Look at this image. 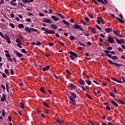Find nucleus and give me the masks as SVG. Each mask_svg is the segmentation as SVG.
<instances>
[{
	"instance_id": "nucleus-59",
	"label": "nucleus",
	"mask_w": 125,
	"mask_h": 125,
	"mask_svg": "<svg viewBox=\"0 0 125 125\" xmlns=\"http://www.w3.org/2000/svg\"><path fill=\"white\" fill-rule=\"evenodd\" d=\"M0 36L2 38L4 39L5 37H4L3 34H2L1 32H0Z\"/></svg>"
},
{
	"instance_id": "nucleus-15",
	"label": "nucleus",
	"mask_w": 125,
	"mask_h": 125,
	"mask_svg": "<svg viewBox=\"0 0 125 125\" xmlns=\"http://www.w3.org/2000/svg\"><path fill=\"white\" fill-rule=\"evenodd\" d=\"M104 53H105L106 54L110 53V54H111L112 55L116 54L115 52L114 51H112L111 52V51H110L109 50H104Z\"/></svg>"
},
{
	"instance_id": "nucleus-58",
	"label": "nucleus",
	"mask_w": 125,
	"mask_h": 125,
	"mask_svg": "<svg viewBox=\"0 0 125 125\" xmlns=\"http://www.w3.org/2000/svg\"><path fill=\"white\" fill-rule=\"evenodd\" d=\"M122 79L123 83H125V78L124 77L122 76Z\"/></svg>"
},
{
	"instance_id": "nucleus-40",
	"label": "nucleus",
	"mask_w": 125,
	"mask_h": 125,
	"mask_svg": "<svg viewBox=\"0 0 125 125\" xmlns=\"http://www.w3.org/2000/svg\"><path fill=\"white\" fill-rule=\"evenodd\" d=\"M91 31H92V33H94V34H96V31L95 29L91 28Z\"/></svg>"
},
{
	"instance_id": "nucleus-45",
	"label": "nucleus",
	"mask_w": 125,
	"mask_h": 125,
	"mask_svg": "<svg viewBox=\"0 0 125 125\" xmlns=\"http://www.w3.org/2000/svg\"><path fill=\"white\" fill-rule=\"evenodd\" d=\"M32 31L37 32V29H34V28H31V32Z\"/></svg>"
},
{
	"instance_id": "nucleus-25",
	"label": "nucleus",
	"mask_w": 125,
	"mask_h": 125,
	"mask_svg": "<svg viewBox=\"0 0 125 125\" xmlns=\"http://www.w3.org/2000/svg\"><path fill=\"white\" fill-rule=\"evenodd\" d=\"M79 83L82 85L85 84V82L82 79L79 80Z\"/></svg>"
},
{
	"instance_id": "nucleus-57",
	"label": "nucleus",
	"mask_w": 125,
	"mask_h": 125,
	"mask_svg": "<svg viewBox=\"0 0 125 125\" xmlns=\"http://www.w3.org/2000/svg\"><path fill=\"white\" fill-rule=\"evenodd\" d=\"M79 43L80 44V45H82V46H83L85 47V45L83 43H82V42H79Z\"/></svg>"
},
{
	"instance_id": "nucleus-35",
	"label": "nucleus",
	"mask_w": 125,
	"mask_h": 125,
	"mask_svg": "<svg viewBox=\"0 0 125 125\" xmlns=\"http://www.w3.org/2000/svg\"><path fill=\"white\" fill-rule=\"evenodd\" d=\"M56 14H57V15L59 16L62 19H65V18L64 16H63L61 14H60L59 13H57Z\"/></svg>"
},
{
	"instance_id": "nucleus-14",
	"label": "nucleus",
	"mask_w": 125,
	"mask_h": 125,
	"mask_svg": "<svg viewBox=\"0 0 125 125\" xmlns=\"http://www.w3.org/2000/svg\"><path fill=\"white\" fill-rule=\"evenodd\" d=\"M70 101L72 102V104L74 105L75 106H77L76 101L75 99L71 98Z\"/></svg>"
},
{
	"instance_id": "nucleus-46",
	"label": "nucleus",
	"mask_w": 125,
	"mask_h": 125,
	"mask_svg": "<svg viewBox=\"0 0 125 125\" xmlns=\"http://www.w3.org/2000/svg\"><path fill=\"white\" fill-rule=\"evenodd\" d=\"M25 21L26 22H30L31 21V20L30 19H29V18H27L26 19Z\"/></svg>"
},
{
	"instance_id": "nucleus-19",
	"label": "nucleus",
	"mask_w": 125,
	"mask_h": 125,
	"mask_svg": "<svg viewBox=\"0 0 125 125\" xmlns=\"http://www.w3.org/2000/svg\"><path fill=\"white\" fill-rule=\"evenodd\" d=\"M115 19L118 21L120 22L121 23H125V21L123 20L122 19H120L118 17H115Z\"/></svg>"
},
{
	"instance_id": "nucleus-64",
	"label": "nucleus",
	"mask_w": 125,
	"mask_h": 125,
	"mask_svg": "<svg viewBox=\"0 0 125 125\" xmlns=\"http://www.w3.org/2000/svg\"><path fill=\"white\" fill-rule=\"evenodd\" d=\"M66 71L67 72V73L68 74H69V75H71V72L68 70V69H66Z\"/></svg>"
},
{
	"instance_id": "nucleus-8",
	"label": "nucleus",
	"mask_w": 125,
	"mask_h": 125,
	"mask_svg": "<svg viewBox=\"0 0 125 125\" xmlns=\"http://www.w3.org/2000/svg\"><path fill=\"white\" fill-rule=\"evenodd\" d=\"M68 85H69L68 86L70 87L71 89H77L78 88L77 86L73 84V83H69Z\"/></svg>"
},
{
	"instance_id": "nucleus-4",
	"label": "nucleus",
	"mask_w": 125,
	"mask_h": 125,
	"mask_svg": "<svg viewBox=\"0 0 125 125\" xmlns=\"http://www.w3.org/2000/svg\"><path fill=\"white\" fill-rule=\"evenodd\" d=\"M14 52L16 53L17 54V56L18 57V58H21V60H22L23 59H24V58H23V54H21V53H20L18 51H16V50H14Z\"/></svg>"
},
{
	"instance_id": "nucleus-41",
	"label": "nucleus",
	"mask_w": 125,
	"mask_h": 125,
	"mask_svg": "<svg viewBox=\"0 0 125 125\" xmlns=\"http://www.w3.org/2000/svg\"><path fill=\"white\" fill-rule=\"evenodd\" d=\"M70 39L71 41H73L75 40V38L73 36H70Z\"/></svg>"
},
{
	"instance_id": "nucleus-26",
	"label": "nucleus",
	"mask_w": 125,
	"mask_h": 125,
	"mask_svg": "<svg viewBox=\"0 0 125 125\" xmlns=\"http://www.w3.org/2000/svg\"><path fill=\"white\" fill-rule=\"evenodd\" d=\"M105 32H107V33H110L111 31H112V29L110 28H107L105 29Z\"/></svg>"
},
{
	"instance_id": "nucleus-11",
	"label": "nucleus",
	"mask_w": 125,
	"mask_h": 125,
	"mask_svg": "<svg viewBox=\"0 0 125 125\" xmlns=\"http://www.w3.org/2000/svg\"><path fill=\"white\" fill-rule=\"evenodd\" d=\"M6 57H7V59L8 60H9V61L13 62V59L12 58H11V56L10 54H5Z\"/></svg>"
},
{
	"instance_id": "nucleus-24",
	"label": "nucleus",
	"mask_w": 125,
	"mask_h": 125,
	"mask_svg": "<svg viewBox=\"0 0 125 125\" xmlns=\"http://www.w3.org/2000/svg\"><path fill=\"white\" fill-rule=\"evenodd\" d=\"M111 80L118 83H122V81H119L117 79H116L115 78H111Z\"/></svg>"
},
{
	"instance_id": "nucleus-39",
	"label": "nucleus",
	"mask_w": 125,
	"mask_h": 125,
	"mask_svg": "<svg viewBox=\"0 0 125 125\" xmlns=\"http://www.w3.org/2000/svg\"><path fill=\"white\" fill-rule=\"evenodd\" d=\"M97 1H98V2H102V3H103V4H104V5H105V3L103 1V0H97Z\"/></svg>"
},
{
	"instance_id": "nucleus-63",
	"label": "nucleus",
	"mask_w": 125,
	"mask_h": 125,
	"mask_svg": "<svg viewBox=\"0 0 125 125\" xmlns=\"http://www.w3.org/2000/svg\"><path fill=\"white\" fill-rule=\"evenodd\" d=\"M11 74L12 75L14 74V72L13 70L12 69H11Z\"/></svg>"
},
{
	"instance_id": "nucleus-60",
	"label": "nucleus",
	"mask_w": 125,
	"mask_h": 125,
	"mask_svg": "<svg viewBox=\"0 0 125 125\" xmlns=\"http://www.w3.org/2000/svg\"><path fill=\"white\" fill-rule=\"evenodd\" d=\"M49 110H48V109H47L46 108H45V113H46V114H49V111H48Z\"/></svg>"
},
{
	"instance_id": "nucleus-16",
	"label": "nucleus",
	"mask_w": 125,
	"mask_h": 125,
	"mask_svg": "<svg viewBox=\"0 0 125 125\" xmlns=\"http://www.w3.org/2000/svg\"><path fill=\"white\" fill-rule=\"evenodd\" d=\"M110 101L111 102V104H112V105H114V106H115V107H119V105L117 103H116L114 101L111 100H110Z\"/></svg>"
},
{
	"instance_id": "nucleus-13",
	"label": "nucleus",
	"mask_w": 125,
	"mask_h": 125,
	"mask_svg": "<svg viewBox=\"0 0 125 125\" xmlns=\"http://www.w3.org/2000/svg\"><path fill=\"white\" fill-rule=\"evenodd\" d=\"M69 53L75 58L78 57L77 54L73 51H69Z\"/></svg>"
},
{
	"instance_id": "nucleus-53",
	"label": "nucleus",
	"mask_w": 125,
	"mask_h": 125,
	"mask_svg": "<svg viewBox=\"0 0 125 125\" xmlns=\"http://www.w3.org/2000/svg\"><path fill=\"white\" fill-rule=\"evenodd\" d=\"M92 45V43L90 42H87V45L90 46Z\"/></svg>"
},
{
	"instance_id": "nucleus-2",
	"label": "nucleus",
	"mask_w": 125,
	"mask_h": 125,
	"mask_svg": "<svg viewBox=\"0 0 125 125\" xmlns=\"http://www.w3.org/2000/svg\"><path fill=\"white\" fill-rule=\"evenodd\" d=\"M107 62H108V63H109L112 65H114L117 67H121L122 66H124L123 64H122L121 63H116L115 62L112 61L111 60H107Z\"/></svg>"
},
{
	"instance_id": "nucleus-49",
	"label": "nucleus",
	"mask_w": 125,
	"mask_h": 125,
	"mask_svg": "<svg viewBox=\"0 0 125 125\" xmlns=\"http://www.w3.org/2000/svg\"><path fill=\"white\" fill-rule=\"evenodd\" d=\"M69 57L72 60H75V58L72 55H70Z\"/></svg>"
},
{
	"instance_id": "nucleus-18",
	"label": "nucleus",
	"mask_w": 125,
	"mask_h": 125,
	"mask_svg": "<svg viewBox=\"0 0 125 125\" xmlns=\"http://www.w3.org/2000/svg\"><path fill=\"white\" fill-rule=\"evenodd\" d=\"M50 65H47L46 67H44L42 68L43 71L45 72L47 70H49L50 69Z\"/></svg>"
},
{
	"instance_id": "nucleus-30",
	"label": "nucleus",
	"mask_w": 125,
	"mask_h": 125,
	"mask_svg": "<svg viewBox=\"0 0 125 125\" xmlns=\"http://www.w3.org/2000/svg\"><path fill=\"white\" fill-rule=\"evenodd\" d=\"M62 22H63V23L66 24V25H68V26H69V25H70V23L68 22V21H66L64 20H63L62 21Z\"/></svg>"
},
{
	"instance_id": "nucleus-43",
	"label": "nucleus",
	"mask_w": 125,
	"mask_h": 125,
	"mask_svg": "<svg viewBox=\"0 0 125 125\" xmlns=\"http://www.w3.org/2000/svg\"><path fill=\"white\" fill-rule=\"evenodd\" d=\"M19 26L20 28H24V25L22 24H19Z\"/></svg>"
},
{
	"instance_id": "nucleus-20",
	"label": "nucleus",
	"mask_w": 125,
	"mask_h": 125,
	"mask_svg": "<svg viewBox=\"0 0 125 125\" xmlns=\"http://www.w3.org/2000/svg\"><path fill=\"white\" fill-rule=\"evenodd\" d=\"M51 18L53 20H54V21H59V19L58 17H57L56 16H51Z\"/></svg>"
},
{
	"instance_id": "nucleus-9",
	"label": "nucleus",
	"mask_w": 125,
	"mask_h": 125,
	"mask_svg": "<svg viewBox=\"0 0 125 125\" xmlns=\"http://www.w3.org/2000/svg\"><path fill=\"white\" fill-rule=\"evenodd\" d=\"M70 95L71 96L69 97V99H71V98H73V99H76L77 96L73 92H71L70 93Z\"/></svg>"
},
{
	"instance_id": "nucleus-29",
	"label": "nucleus",
	"mask_w": 125,
	"mask_h": 125,
	"mask_svg": "<svg viewBox=\"0 0 125 125\" xmlns=\"http://www.w3.org/2000/svg\"><path fill=\"white\" fill-rule=\"evenodd\" d=\"M42 104L45 107H47V108H50L49 105L45 102H42Z\"/></svg>"
},
{
	"instance_id": "nucleus-23",
	"label": "nucleus",
	"mask_w": 125,
	"mask_h": 125,
	"mask_svg": "<svg viewBox=\"0 0 125 125\" xmlns=\"http://www.w3.org/2000/svg\"><path fill=\"white\" fill-rule=\"evenodd\" d=\"M56 122L59 124H61L63 122V121L60 118H58V119H56Z\"/></svg>"
},
{
	"instance_id": "nucleus-33",
	"label": "nucleus",
	"mask_w": 125,
	"mask_h": 125,
	"mask_svg": "<svg viewBox=\"0 0 125 125\" xmlns=\"http://www.w3.org/2000/svg\"><path fill=\"white\" fill-rule=\"evenodd\" d=\"M16 42L17 43H18V44L20 43V44H21V45L22 44V42H21V41L18 38L16 39Z\"/></svg>"
},
{
	"instance_id": "nucleus-34",
	"label": "nucleus",
	"mask_w": 125,
	"mask_h": 125,
	"mask_svg": "<svg viewBox=\"0 0 125 125\" xmlns=\"http://www.w3.org/2000/svg\"><path fill=\"white\" fill-rule=\"evenodd\" d=\"M113 33L115 35L117 36H118V35H119L120 34V32H119V31L116 32V31H113Z\"/></svg>"
},
{
	"instance_id": "nucleus-31",
	"label": "nucleus",
	"mask_w": 125,
	"mask_h": 125,
	"mask_svg": "<svg viewBox=\"0 0 125 125\" xmlns=\"http://www.w3.org/2000/svg\"><path fill=\"white\" fill-rule=\"evenodd\" d=\"M51 27L52 28L54 29H58V27H57V26H56V25L55 24H52V25L51 26Z\"/></svg>"
},
{
	"instance_id": "nucleus-42",
	"label": "nucleus",
	"mask_w": 125,
	"mask_h": 125,
	"mask_svg": "<svg viewBox=\"0 0 125 125\" xmlns=\"http://www.w3.org/2000/svg\"><path fill=\"white\" fill-rule=\"evenodd\" d=\"M113 117L112 116H107V121H111Z\"/></svg>"
},
{
	"instance_id": "nucleus-62",
	"label": "nucleus",
	"mask_w": 125,
	"mask_h": 125,
	"mask_svg": "<svg viewBox=\"0 0 125 125\" xmlns=\"http://www.w3.org/2000/svg\"><path fill=\"white\" fill-rule=\"evenodd\" d=\"M85 21H86V22H88L89 21V19L88 18L86 17L85 18Z\"/></svg>"
},
{
	"instance_id": "nucleus-5",
	"label": "nucleus",
	"mask_w": 125,
	"mask_h": 125,
	"mask_svg": "<svg viewBox=\"0 0 125 125\" xmlns=\"http://www.w3.org/2000/svg\"><path fill=\"white\" fill-rule=\"evenodd\" d=\"M107 41H108L110 43H115L114 38L112 36H108V37H107Z\"/></svg>"
},
{
	"instance_id": "nucleus-21",
	"label": "nucleus",
	"mask_w": 125,
	"mask_h": 125,
	"mask_svg": "<svg viewBox=\"0 0 125 125\" xmlns=\"http://www.w3.org/2000/svg\"><path fill=\"white\" fill-rule=\"evenodd\" d=\"M24 3L33 2L34 0H22Z\"/></svg>"
},
{
	"instance_id": "nucleus-52",
	"label": "nucleus",
	"mask_w": 125,
	"mask_h": 125,
	"mask_svg": "<svg viewBox=\"0 0 125 125\" xmlns=\"http://www.w3.org/2000/svg\"><path fill=\"white\" fill-rule=\"evenodd\" d=\"M10 26L12 27L13 28H14L15 27V25L13 23H10Z\"/></svg>"
},
{
	"instance_id": "nucleus-6",
	"label": "nucleus",
	"mask_w": 125,
	"mask_h": 125,
	"mask_svg": "<svg viewBox=\"0 0 125 125\" xmlns=\"http://www.w3.org/2000/svg\"><path fill=\"white\" fill-rule=\"evenodd\" d=\"M105 56L109 57V58H111L113 60H116L118 59V57L116 56H113L112 57V55L110 54H105Z\"/></svg>"
},
{
	"instance_id": "nucleus-48",
	"label": "nucleus",
	"mask_w": 125,
	"mask_h": 125,
	"mask_svg": "<svg viewBox=\"0 0 125 125\" xmlns=\"http://www.w3.org/2000/svg\"><path fill=\"white\" fill-rule=\"evenodd\" d=\"M86 96H87V97H88V98L89 99H91V100H92V98H91V97L89 95H88L87 94H86Z\"/></svg>"
},
{
	"instance_id": "nucleus-7",
	"label": "nucleus",
	"mask_w": 125,
	"mask_h": 125,
	"mask_svg": "<svg viewBox=\"0 0 125 125\" xmlns=\"http://www.w3.org/2000/svg\"><path fill=\"white\" fill-rule=\"evenodd\" d=\"M116 42H117V43L118 44L125 43V41L124 39H121L120 40H119L118 39H116Z\"/></svg>"
},
{
	"instance_id": "nucleus-27",
	"label": "nucleus",
	"mask_w": 125,
	"mask_h": 125,
	"mask_svg": "<svg viewBox=\"0 0 125 125\" xmlns=\"http://www.w3.org/2000/svg\"><path fill=\"white\" fill-rule=\"evenodd\" d=\"M40 90H41V92H42V93H44V94H46V93L44 90V87H42L40 89Z\"/></svg>"
},
{
	"instance_id": "nucleus-17",
	"label": "nucleus",
	"mask_w": 125,
	"mask_h": 125,
	"mask_svg": "<svg viewBox=\"0 0 125 125\" xmlns=\"http://www.w3.org/2000/svg\"><path fill=\"white\" fill-rule=\"evenodd\" d=\"M24 30L28 33H31V28H30L28 27H27V26L25 27Z\"/></svg>"
},
{
	"instance_id": "nucleus-12",
	"label": "nucleus",
	"mask_w": 125,
	"mask_h": 125,
	"mask_svg": "<svg viewBox=\"0 0 125 125\" xmlns=\"http://www.w3.org/2000/svg\"><path fill=\"white\" fill-rule=\"evenodd\" d=\"M42 21L44 22L48 23L49 24H51L52 23V22L49 19H46V18L44 19V20H43Z\"/></svg>"
},
{
	"instance_id": "nucleus-47",
	"label": "nucleus",
	"mask_w": 125,
	"mask_h": 125,
	"mask_svg": "<svg viewBox=\"0 0 125 125\" xmlns=\"http://www.w3.org/2000/svg\"><path fill=\"white\" fill-rule=\"evenodd\" d=\"M18 5H19V6H21V7H25V6L24 5V4H23L22 3H21L20 2H19L18 3Z\"/></svg>"
},
{
	"instance_id": "nucleus-1",
	"label": "nucleus",
	"mask_w": 125,
	"mask_h": 125,
	"mask_svg": "<svg viewBox=\"0 0 125 125\" xmlns=\"http://www.w3.org/2000/svg\"><path fill=\"white\" fill-rule=\"evenodd\" d=\"M42 30L43 31H45V33L46 34H55V32L54 30H50L48 29H45V28L44 27H42Z\"/></svg>"
},
{
	"instance_id": "nucleus-37",
	"label": "nucleus",
	"mask_w": 125,
	"mask_h": 125,
	"mask_svg": "<svg viewBox=\"0 0 125 125\" xmlns=\"http://www.w3.org/2000/svg\"><path fill=\"white\" fill-rule=\"evenodd\" d=\"M86 83L87 84H88V85H91L92 83L91 81H89V80H86Z\"/></svg>"
},
{
	"instance_id": "nucleus-55",
	"label": "nucleus",
	"mask_w": 125,
	"mask_h": 125,
	"mask_svg": "<svg viewBox=\"0 0 125 125\" xmlns=\"http://www.w3.org/2000/svg\"><path fill=\"white\" fill-rule=\"evenodd\" d=\"M118 51H119V52H124V50H123L121 47L118 48Z\"/></svg>"
},
{
	"instance_id": "nucleus-32",
	"label": "nucleus",
	"mask_w": 125,
	"mask_h": 125,
	"mask_svg": "<svg viewBox=\"0 0 125 125\" xmlns=\"http://www.w3.org/2000/svg\"><path fill=\"white\" fill-rule=\"evenodd\" d=\"M20 106H21V109H24V108L25 107V105H24V104L22 103H20Z\"/></svg>"
},
{
	"instance_id": "nucleus-61",
	"label": "nucleus",
	"mask_w": 125,
	"mask_h": 125,
	"mask_svg": "<svg viewBox=\"0 0 125 125\" xmlns=\"http://www.w3.org/2000/svg\"><path fill=\"white\" fill-rule=\"evenodd\" d=\"M58 43H59L60 44H62V46H63L64 45V43H62L61 42H59Z\"/></svg>"
},
{
	"instance_id": "nucleus-51",
	"label": "nucleus",
	"mask_w": 125,
	"mask_h": 125,
	"mask_svg": "<svg viewBox=\"0 0 125 125\" xmlns=\"http://www.w3.org/2000/svg\"><path fill=\"white\" fill-rule=\"evenodd\" d=\"M5 114V112L4 110L3 109L2 111V116L4 117Z\"/></svg>"
},
{
	"instance_id": "nucleus-44",
	"label": "nucleus",
	"mask_w": 125,
	"mask_h": 125,
	"mask_svg": "<svg viewBox=\"0 0 125 125\" xmlns=\"http://www.w3.org/2000/svg\"><path fill=\"white\" fill-rule=\"evenodd\" d=\"M92 2H93L94 3H95V4L96 5H99V3H98L96 0H92Z\"/></svg>"
},
{
	"instance_id": "nucleus-56",
	"label": "nucleus",
	"mask_w": 125,
	"mask_h": 125,
	"mask_svg": "<svg viewBox=\"0 0 125 125\" xmlns=\"http://www.w3.org/2000/svg\"><path fill=\"white\" fill-rule=\"evenodd\" d=\"M21 52H22V53H25V54L26 53V51L25 49H21Z\"/></svg>"
},
{
	"instance_id": "nucleus-38",
	"label": "nucleus",
	"mask_w": 125,
	"mask_h": 125,
	"mask_svg": "<svg viewBox=\"0 0 125 125\" xmlns=\"http://www.w3.org/2000/svg\"><path fill=\"white\" fill-rule=\"evenodd\" d=\"M15 2V1H11L10 3H11L13 6H16L17 5V3H16V2Z\"/></svg>"
},
{
	"instance_id": "nucleus-36",
	"label": "nucleus",
	"mask_w": 125,
	"mask_h": 125,
	"mask_svg": "<svg viewBox=\"0 0 125 125\" xmlns=\"http://www.w3.org/2000/svg\"><path fill=\"white\" fill-rule=\"evenodd\" d=\"M109 95H110L111 97H116L115 95L112 92H109Z\"/></svg>"
},
{
	"instance_id": "nucleus-28",
	"label": "nucleus",
	"mask_w": 125,
	"mask_h": 125,
	"mask_svg": "<svg viewBox=\"0 0 125 125\" xmlns=\"http://www.w3.org/2000/svg\"><path fill=\"white\" fill-rule=\"evenodd\" d=\"M117 102L120 103V104H123V105H125V102H124L121 99H118V100H117Z\"/></svg>"
},
{
	"instance_id": "nucleus-54",
	"label": "nucleus",
	"mask_w": 125,
	"mask_h": 125,
	"mask_svg": "<svg viewBox=\"0 0 125 125\" xmlns=\"http://www.w3.org/2000/svg\"><path fill=\"white\" fill-rule=\"evenodd\" d=\"M41 44H42V43H41V42L40 41H37V43H36V45L39 46Z\"/></svg>"
},
{
	"instance_id": "nucleus-3",
	"label": "nucleus",
	"mask_w": 125,
	"mask_h": 125,
	"mask_svg": "<svg viewBox=\"0 0 125 125\" xmlns=\"http://www.w3.org/2000/svg\"><path fill=\"white\" fill-rule=\"evenodd\" d=\"M75 28L77 30L79 29L80 31L82 32L84 31L83 28L81 25H78L76 23L74 25V27H73V28Z\"/></svg>"
},
{
	"instance_id": "nucleus-22",
	"label": "nucleus",
	"mask_w": 125,
	"mask_h": 125,
	"mask_svg": "<svg viewBox=\"0 0 125 125\" xmlns=\"http://www.w3.org/2000/svg\"><path fill=\"white\" fill-rule=\"evenodd\" d=\"M5 100H6V97L5 95H3L2 97L1 98V102H4Z\"/></svg>"
},
{
	"instance_id": "nucleus-50",
	"label": "nucleus",
	"mask_w": 125,
	"mask_h": 125,
	"mask_svg": "<svg viewBox=\"0 0 125 125\" xmlns=\"http://www.w3.org/2000/svg\"><path fill=\"white\" fill-rule=\"evenodd\" d=\"M81 22L83 24V25H86V23H85L84 21L82 20H81Z\"/></svg>"
},
{
	"instance_id": "nucleus-10",
	"label": "nucleus",
	"mask_w": 125,
	"mask_h": 125,
	"mask_svg": "<svg viewBox=\"0 0 125 125\" xmlns=\"http://www.w3.org/2000/svg\"><path fill=\"white\" fill-rule=\"evenodd\" d=\"M4 39L6 40V41L8 44H10L11 42L10 37L7 35L5 34V38Z\"/></svg>"
}]
</instances>
